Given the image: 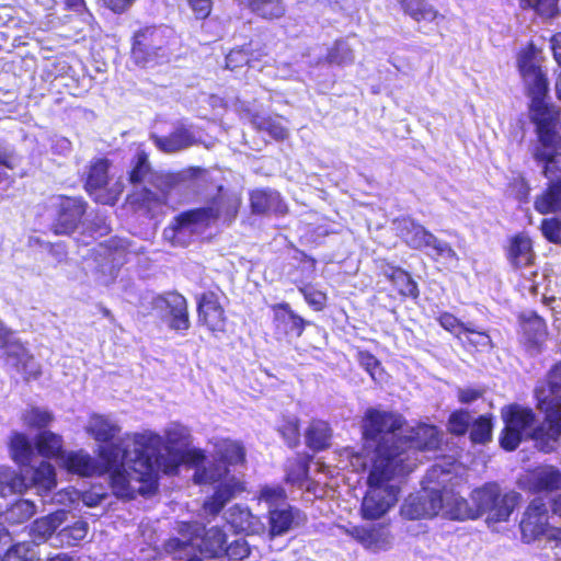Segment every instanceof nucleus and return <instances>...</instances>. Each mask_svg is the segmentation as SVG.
Returning a JSON list of instances; mask_svg holds the SVG:
<instances>
[{
  "instance_id": "obj_5",
  "label": "nucleus",
  "mask_w": 561,
  "mask_h": 561,
  "mask_svg": "<svg viewBox=\"0 0 561 561\" xmlns=\"http://www.w3.org/2000/svg\"><path fill=\"white\" fill-rule=\"evenodd\" d=\"M534 158L543 163V174L549 180L547 191L536 198L535 208L540 214L561 210V153L546 152L535 148ZM541 231L549 242H561V217L543 219Z\"/></svg>"
},
{
  "instance_id": "obj_46",
  "label": "nucleus",
  "mask_w": 561,
  "mask_h": 561,
  "mask_svg": "<svg viewBox=\"0 0 561 561\" xmlns=\"http://www.w3.org/2000/svg\"><path fill=\"white\" fill-rule=\"evenodd\" d=\"M9 450L11 458L20 465L30 462L33 456V446L24 433L14 432L10 436Z\"/></svg>"
},
{
  "instance_id": "obj_52",
  "label": "nucleus",
  "mask_w": 561,
  "mask_h": 561,
  "mask_svg": "<svg viewBox=\"0 0 561 561\" xmlns=\"http://www.w3.org/2000/svg\"><path fill=\"white\" fill-rule=\"evenodd\" d=\"M22 421L28 428L42 432V430L48 427L54 421V415L48 410L38 407H30L23 412Z\"/></svg>"
},
{
  "instance_id": "obj_54",
  "label": "nucleus",
  "mask_w": 561,
  "mask_h": 561,
  "mask_svg": "<svg viewBox=\"0 0 561 561\" xmlns=\"http://www.w3.org/2000/svg\"><path fill=\"white\" fill-rule=\"evenodd\" d=\"M298 291L302 295L307 305L313 311H323L328 305V294L323 290L316 289L310 284L301 282L297 285Z\"/></svg>"
},
{
  "instance_id": "obj_35",
  "label": "nucleus",
  "mask_w": 561,
  "mask_h": 561,
  "mask_svg": "<svg viewBox=\"0 0 561 561\" xmlns=\"http://www.w3.org/2000/svg\"><path fill=\"white\" fill-rule=\"evenodd\" d=\"M239 5L263 19H278L285 14V5L282 0H237Z\"/></svg>"
},
{
  "instance_id": "obj_1",
  "label": "nucleus",
  "mask_w": 561,
  "mask_h": 561,
  "mask_svg": "<svg viewBox=\"0 0 561 561\" xmlns=\"http://www.w3.org/2000/svg\"><path fill=\"white\" fill-rule=\"evenodd\" d=\"M407 421L402 414L377 408H368L360 419L362 450L375 453L398 463L400 471L410 474L416 467V451L439 449L442 436L436 425L419 423L407 435H398Z\"/></svg>"
},
{
  "instance_id": "obj_63",
  "label": "nucleus",
  "mask_w": 561,
  "mask_h": 561,
  "mask_svg": "<svg viewBox=\"0 0 561 561\" xmlns=\"http://www.w3.org/2000/svg\"><path fill=\"white\" fill-rule=\"evenodd\" d=\"M260 501L268 505L278 506L287 500V494L282 485H264L259 493Z\"/></svg>"
},
{
  "instance_id": "obj_11",
  "label": "nucleus",
  "mask_w": 561,
  "mask_h": 561,
  "mask_svg": "<svg viewBox=\"0 0 561 561\" xmlns=\"http://www.w3.org/2000/svg\"><path fill=\"white\" fill-rule=\"evenodd\" d=\"M111 162L98 158L90 162L84 180V188L94 202L103 205H114L124 191L121 176L110 173Z\"/></svg>"
},
{
  "instance_id": "obj_20",
  "label": "nucleus",
  "mask_w": 561,
  "mask_h": 561,
  "mask_svg": "<svg viewBox=\"0 0 561 561\" xmlns=\"http://www.w3.org/2000/svg\"><path fill=\"white\" fill-rule=\"evenodd\" d=\"M518 334L528 348L539 350L547 339V323L536 312H523L518 316Z\"/></svg>"
},
{
  "instance_id": "obj_31",
  "label": "nucleus",
  "mask_w": 561,
  "mask_h": 561,
  "mask_svg": "<svg viewBox=\"0 0 561 561\" xmlns=\"http://www.w3.org/2000/svg\"><path fill=\"white\" fill-rule=\"evenodd\" d=\"M37 453L47 459H58L64 456V440L59 434L50 431H42L35 437Z\"/></svg>"
},
{
  "instance_id": "obj_61",
  "label": "nucleus",
  "mask_w": 561,
  "mask_h": 561,
  "mask_svg": "<svg viewBox=\"0 0 561 561\" xmlns=\"http://www.w3.org/2000/svg\"><path fill=\"white\" fill-rule=\"evenodd\" d=\"M535 393L561 394V360L551 366L546 385L536 388Z\"/></svg>"
},
{
  "instance_id": "obj_37",
  "label": "nucleus",
  "mask_w": 561,
  "mask_h": 561,
  "mask_svg": "<svg viewBox=\"0 0 561 561\" xmlns=\"http://www.w3.org/2000/svg\"><path fill=\"white\" fill-rule=\"evenodd\" d=\"M87 432L94 440L101 444H107L115 442L114 438L118 435L121 428L106 417L98 415L91 420Z\"/></svg>"
},
{
  "instance_id": "obj_12",
  "label": "nucleus",
  "mask_w": 561,
  "mask_h": 561,
  "mask_svg": "<svg viewBox=\"0 0 561 561\" xmlns=\"http://www.w3.org/2000/svg\"><path fill=\"white\" fill-rule=\"evenodd\" d=\"M536 408L543 415L541 424L530 433L541 450L548 453L561 436V394L535 393Z\"/></svg>"
},
{
  "instance_id": "obj_26",
  "label": "nucleus",
  "mask_w": 561,
  "mask_h": 561,
  "mask_svg": "<svg viewBox=\"0 0 561 561\" xmlns=\"http://www.w3.org/2000/svg\"><path fill=\"white\" fill-rule=\"evenodd\" d=\"M60 461V466L69 473L82 478L98 476L96 460L82 449L65 453Z\"/></svg>"
},
{
  "instance_id": "obj_51",
  "label": "nucleus",
  "mask_w": 561,
  "mask_h": 561,
  "mask_svg": "<svg viewBox=\"0 0 561 561\" xmlns=\"http://www.w3.org/2000/svg\"><path fill=\"white\" fill-rule=\"evenodd\" d=\"M541 59L542 58L540 51L534 45H530L526 49L522 50L517 59L520 77L523 78L533 72L542 70Z\"/></svg>"
},
{
  "instance_id": "obj_38",
  "label": "nucleus",
  "mask_w": 561,
  "mask_h": 561,
  "mask_svg": "<svg viewBox=\"0 0 561 561\" xmlns=\"http://www.w3.org/2000/svg\"><path fill=\"white\" fill-rule=\"evenodd\" d=\"M227 548V535L219 527L206 530L202 538L201 552L208 558H217L225 554Z\"/></svg>"
},
{
  "instance_id": "obj_42",
  "label": "nucleus",
  "mask_w": 561,
  "mask_h": 561,
  "mask_svg": "<svg viewBox=\"0 0 561 561\" xmlns=\"http://www.w3.org/2000/svg\"><path fill=\"white\" fill-rule=\"evenodd\" d=\"M405 14L411 16L414 21H434L442 15L437 10L425 0H397Z\"/></svg>"
},
{
  "instance_id": "obj_7",
  "label": "nucleus",
  "mask_w": 561,
  "mask_h": 561,
  "mask_svg": "<svg viewBox=\"0 0 561 561\" xmlns=\"http://www.w3.org/2000/svg\"><path fill=\"white\" fill-rule=\"evenodd\" d=\"M518 500V493L504 492L496 482H486L473 489L470 494V501L477 506L478 518L485 516L489 524L507 522Z\"/></svg>"
},
{
  "instance_id": "obj_48",
  "label": "nucleus",
  "mask_w": 561,
  "mask_h": 561,
  "mask_svg": "<svg viewBox=\"0 0 561 561\" xmlns=\"http://www.w3.org/2000/svg\"><path fill=\"white\" fill-rule=\"evenodd\" d=\"M288 448L294 449L300 444V421L297 416L284 415L276 428Z\"/></svg>"
},
{
  "instance_id": "obj_25",
  "label": "nucleus",
  "mask_w": 561,
  "mask_h": 561,
  "mask_svg": "<svg viewBox=\"0 0 561 561\" xmlns=\"http://www.w3.org/2000/svg\"><path fill=\"white\" fill-rule=\"evenodd\" d=\"M333 431L330 423L321 419H312L305 431L306 446L313 453L329 449L332 445Z\"/></svg>"
},
{
  "instance_id": "obj_29",
  "label": "nucleus",
  "mask_w": 561,
  "mask_h": 561,
  "mask_svg": "<svg viewBox=\"0 0 561 561\" xmlns=\"http://www.w3.org/2000/svg\"><path fill=\"white\" fill-rule=\"evenodd\" d=\"M355 55L354 48L350 44L347 39H337L334 42L333 46L328 49V53L324 57H318L314 61L310 64L312 66H319L322 62H327L329 65H335L340 67L348 66L354 62Z\"/></svg>"
},
{
  "instance_id": "obj_41",
  "label": "nucleus",
  "mask_w": 561,
  "mask_h": 561,
  "mask_svg": "<svg viewBox=\"0 0 561 561\" xmlns=\"http://www.w3.org/2000/svg\"><path fill=\"white\" fill-rule=\"evenodd\" d=\"M312 458L313 457L311 455L300 454L289 460L286 467V482L302 485L309 478V468Z\"/></svg>"
},
{
  "instance_id": "obj_56",
  "label": "nucleus",
  "mask_w": 561,
  "mask_h": 561,
  "mask_svg": "<svg viewBox=\"0 0 561 561\" xmlns=\"http://www.w3.org/2000/svg\"><path fill=\"white\" fill-rule=\"evenodd\" d=\"M536 492H553L561 489V472L558 470H545L539 472L534 481Z\"/></svg>"
},
{
  "instance_id": "obj_10",
  "label": "nucleus",
  "mask_w": 561,
  "mask_h": 561,
  "mask_svg": "<svg viewBox=\"0 0 561 561\" xmlns=\"http://www.w3.org/2000/svg\"><path fill=\"white\" fill-rule=\"evenodd\" d=\"M172 30L163 25H149L135 32L131 59L140 67L168 60V44Z\"/></svg>"
},
{
  "instance_id": "obj_33",
  "label": "nucleus",
  "mask_w": 561,
  "mask_h": 561,
  "mask_svg": "<svg viewBox=\"0 0 561 561\" xmlns=\"http://www.w3.org/2000/svg\"><path fill=\"white\" fill-rule=\"evenodd\" d=\"M30 486H34L39 495H46L55 489L57 484L56 471L51 463L42 461L33 469Z\"/></svg>"
},
{
  "instance_id": "obj_21",
  "label": "nucleus",
  "mask_w": 561,
  "mask_h": 561,
  "mask_svg": "<svg viewBox=\"0 0 561 561\" xmlns=\"http://www.w3.org/2000/svg\"><path fill=\"white\" fill-rule=\"evenodd\" d=\"M0 350L3 351L4 359L20 373H26L28 365L34 360L25 345L14 339L13 332L7 328L0 329Z\"/></svg>"
},
{
  "instance_id": "obj_44",
  "label": "nucleus",
  "mask_w": 561,
  "mask_h": 561,
  "mask_svg": "<svg viewBox=\"0 0 561 561\" xmlns=\"http://www.w3.org/2000/svg\"><path fill=\"white\" fill-rule=\"evenodd\" d=\"M548 96L530 100V117L537 128L553 126L557 119V112L547 102Z\"/></svg>"
},
{
  "instance_id": "obj_22",
  "label": "nucleus",
  "mask_w": 561,
  "mask_h": 561,
  "mask_svg": "<svg viewBox=\"0 0 561 561\" xmlns=\"http://www.w3.org/2000/svg\"><path fill=\"white\" fill-rule=\"evenodd\" d=\"M128 454V446L122 438L100 446L98 449L100 461H96L98 477L112 472L117 467H124Z\"/></svg>"
},
{
  "instance_id": "obj_49",
  "label": "nucleus",
  "mask_w": 561,
  "mask_h": 561,
  "mask_svg": "<svg viewBox=\"0 0 561 561\" xmlns=\"http://www.w3.org/2000/svg\"><path fill=\"white\" fill-rule=\"evenodd\" d=\"M465 350L469 352H480L492 346L491 336L484 331H478L469 325L465 328L462 335L458 339Z\"/></svg>"
},
{
  "instance_id": "obj_23",
  "label": "nucleus",
  "mask_w": 561,
  "mask_h": 561,
  "mask_svg": "<svg viewBox=\"0 0 561 561\" xmlns=\"http://www.w3.org/2000/svg\"><path fill=\"white\" fill-rule=\"evenodd\" d=\"M444 493L443 512L444 515L453 520L477 519V506L458 493L451 490H440Z\"/></svg>"
},
{
  "instance_id": "obj_19",
  "label": "nucleus",
  "mask_w": 561,
  "mask_h": 561,
  "mask_svg": "<svg viewBox=\"0 0 561 561\" xmlns=\"http://www.w3.org/2000/svg\"><path fill=\"white\" fill-rule=\"evenodd\" d=\"M273 311L274 333L280 337H300L310 322L296 313L288 302H278L271 306Z\"/></svg>"
},
{
  "instance_id": "obj_60",
  "label": "nucleus",
  "mask_w": 561,
  "mask_h": 561,
  "mask_svg": "<svg viewBox=\"0 0 561 561\" xmlns=\"http://www.w3.org/2000/svg\"><path fill=\"white\" fill-rule=\"evenodd\" d=\"M520 7L534 9L543 18H554L559 14V0H519Z\"/></svg>"
},
{
  "instance_id": "obj_27",
  "label": "nucleus",
  "mask_w": 561,
  "mask_h": 561,
  "mask_svg": "<svg viewBox=\"0 0 561 561\" xmlns=\"http://www.w3.org/2000/svg\"><path fill=\"white\" fill-rule=\"evenodd\" d=\"M398 234L408 245H435L436 238L410 218L397 221Z\"/></svg>"
},
{
  "instance_id": "obj_43",
  "label": "nucleus",
  "mask_w": 561,
  "mask_h": 561,
  "mask_svg": "<svg viewBox=\"0 0 561 561\" xmlns=\"http://www.w3.org/2000/svg\"><path fill=\"white\" fill-rule=\"evenodd\" d=\"M293 259L295 260V263L293 264L289 274L296 277L294 279L296 285L301 284V282H306L307 279H310L314 276L317 266V261L314 257L307 255L299 249H296Z\"/></svg>"
},
{
  "instance_id": "obj_4",
  "label": "nucleus",
  "mask_w": 561,
  "mask_h": 561,
  "mask_svg": "<svg viewBox=\"0 0 561 561\" xmlns=\"http://www.w3.org/2000/svg\"><path fill=\"white\" fill-rule=\"evenodd\" d=\"M370 459V470L367 477L368 489L360 503V516L366 520H377L383 517L399 499V486L388 484L390 481L407 477L400 471L398 463L381 458L375 453L366 455Z\"/></svg>"
},
{
  "instance_id": "obj_2",
  "label": "nucleus",
  "mask_w": 561,
  "mask_h": 561,
  "mask_svg": "<svg viewBox=\"0 0 561 561\" xmlns=\"http://www.w3.org/2000/svg\"><path fill=\"white\" fill-rule=\"evenodd\" d=\"M214 190L216 193L209 198L207 206L178 215L164 229V237L176 243L195 242L193 237L199 236L210 222L217 219L225 222L233 220L241 203L240 197L221 185Z\"/></svg>"
},
{
  "instance_id": "obj_55",
  "label": "nucleus",
  "mask_w": 561,
  "mask_h": 561,
  "mask_svg": "<svg viewBox=\"0 0 561 561\" xmlns=\"http://www.w3.org/2000/svg\"><path fill=\"white\" fill-rule=\"evenodd\" d=\"M471 415L466 409H457L450 412L447 420V431L449 434L460 437L469 432Z\"/></svg>"
},
{
  "instance_id": "obj_9",
  "label": "nucleus",
  "mask_w": 561,
  "mask_h": 561,
  "mask_svg": "<svg viewBox=\"0 0 561 561\" xmlns=\"http://www.w3.org/2000/svg\"><path fill=\"white\" fill-rule=\"evenodd\" d=\"M376 290L383 293L391 300H417L420 288L412 275L399 265L386 259L375 260Z\"/></svg>"
},
{
  "instance_id": "obj_62",
  "label": "nucleus",
  "mask_w": 561,
  "mask_h": 561,
  "mask_svg": "<svg viewBox=\"0 0 561 561\" xmlns=\"http://www.w3.org/2000/svg\"><path fill=\"white\" fill-rule=\"evenodd\" d=\"M507 257L516 270L529 267L535 264L533 248H508Z\"/></svg>"
},
{
  "instance_id": "obj_36",
  "label": "nucleus",
  "mask_w": 561,
  "mask_h": 561,
  "mask_svg": "<svg viewBox=\"0 0 561 561\" xmlns=\"http://www.w3.org/2000/svg\"><path fill=\"white\" fill-rule=\"evenodd\" d=\"M295 511L291 506L286 508H274L268 512V531L271 537H277L286 534L290 530L295 515Z\"/></svg>"
},
{
  "instance_id": "obj_59",
  "label": "nucleus",
  "mask_w": 561,
  "mask_h": 561,
  "mask_svg": "<svg viewBox=\"0 0 561 561\" xmlns=\"http://www.w3.org/2000/svg\"><path fill=\"white\" fill-rule=\"evenodd\" d=\"M56 519L53 516L37 518L31 526V536L34 541L44 542L55 533Z\"/></svg>"
},
{
  "instance_id": "obj_30",
  "label": "nucleus",
  "mask_w": 561,
  "mask_h": 561,
  "mask_svg": "<svg viewBox=\"0 0 561 561\" xmlns=\"http://www.w3.org/2000/svg\"><path fill=\"white\" fill-rule=\"evenodd\" d=\"M228 523L236 533L252 535L256 533L260 520L248 507L234 504L228 511Z\"/></svg>"
},
{
  "instance_id": "obj_18",
  "label": "nucleus",
  "mask_w": 561,
  "mask_h": 561,
  "mask_svg": "<svg viewBox=\"0 0 561 561\" xmlns=\"http://www.w3.org/2000/svg\"><path fill=\"white\" fill-rule=\"evenodd\" d=\"M57 201L58 210L53 231L55 234H71L85 213L87 203L81 197L59 196Z\"/></svg>"
},
{
  "instance_id": "obj_13",
  "label": "nucleus",
  "mask_w": 561,
  "mask_h": 561,
  "mask_svg": "<svg viewBox=\"0 0 561 561\" xmlns=\"http://www.w3.org/2000/svg\"><path fill=\"white\" fill-rule=\"evenodd\" d=\"M504 427L500 434V446L506 451H514L523 439V434L536 421V413L529 407L511 403L501 409Z\"/></svg>"
},
{
  "instance_id": "obj_28",
  "label": "nucleus",
  "mask_w": 561,
  "mask_h": 561,
  "mask_svg": "<svg viewBox=\"0 0 561 561\" xmlns=\"http://www.w3.org/2000/svg\"><path fill=\"white\" fill-rule=\"evenodd\" d=\"M251 208L254 214L276 213L286 210L280 195L275 191L257 190L250 195Z\"/></svg>"
},
{
  "instance_id": "obj_39",
  "label": "nucleus",
  "mask_w": 561,
  "mask_h": 561,
  "mask_svg": "<svg viewBox=\"0 0 561 561\" xmlns=\"http://www.w3.org/2000/svg\"><path fill=\"white\" fill-rule=\"evenodd\" d=\"M279 116H266L262 114H253L251 116V125L260 131H266L275 140H284L288 136V129L282 123Z\"/></svg>"
},
{
  "instance_id": "obj_16",
  "label": "nucleus",
  "mask_w": 561,
  "mask_h": 561,
  "mask_svg": "<svg viewBox=\"0 0 561 561\" xmlns=\"http://www.w3.org/2000/svg\"><path fill=\"white\" fill-rule=\"evenodd\" d=\"M549 510L541 499L531 500L522 513L518 524L524 543H533L541 539L550 529Z\"/></svg>"
},
{
  "instance_id": "obj_58",
  "label": "nucleus",
  "mask_w": 561,
  "mask_h": 561,
  "mask_svg": "<svg viewBox=\"0 0 561 561\" xmlns=\"http://www.w3.org/2000/svg\"><path fill=\"white\" fill-rule=\"evenodd\" d=\"M34 547L28 541L12 545L3 554L1 561H37Z\"/></svg>"
},
{
  "instance_id": "obj_53",
  "label": "nucleus",
  "mask_w": 561,
  "mask_h": 561,
  "mask_svg": "<svg viewBox=\"0 0 561 561\" xmlns=\"http://www.w3.org/2000/svg\"><path fill=\"white\" fill-rule=\"evenodd\" d=\"M89 526L85 520H76L64 527L58 533V539L62 546H77L88 535Z\"/></svg>"
},
{
  "instance_id": "obj_64",
  "label": "nucleus",
  "mask_w": 561,
  "mask_h": 561,
  "mask_svg": "<svg viewBox=\"0 0 561 561\" xmlns=\"http://www.w3.org/2000/svg\"><path fill=\"white\" fill-rule=\"evenodd\" d=\"M439 325L451 333L455 337L460 339L467 324L462 323L455 314L448 311L440 312L437 317Z\"/></svg>"
},
{
  "instance_id": "obj_34",
  "label": "nucleus",
  "mask_w": 561,
  "mask_h": 561,
  "mask_svg": "<svg viewBox=\"0 0 561 561\" xmlns=\"http://www.w3.org/2000/svg\"><path fill=\"white\" fill-rule=\"evenodd\" d=\"M495 416L485 413L477 416L469 426V439L473 445H485L492 440Z\"/></svg>"
},
{
  "instance_id": "obj_15",
  "label": "nucleus",
  "mask_w": 561,
  "mask_h": 561,
  "mask_svg": "<svg viewBox=\"0 0 561 561\" xmlns=\"http://www.w3.org/2000/svg\"><path fill=\"white\" fill-rule=\"evenodd\" d=\"M152 306L161 312V319L170 330L185 333L191 328L188 302L182 294L173 290L157 295Z\"/></svg>"
},
{
  "instance_id": "obj_32",
  "label": "nucleus",
  "mask_w": 561,
  "mask_h": 561,
  "mask_svg": "<svg viewBox=\"0 0 561 561\" xmlns=\"http://www.w3.org/2000/svg\"><path fill=\"white\" fill-rule=\"evenodd\" d=\"M347 534L367 549L378 548L386 543L385 528L381 525L354 526Z\"/></svg>"
},
{
  "instance_id": "obj_14",
  "label": "nucleus",
  "mask_w": 561,
  "mask_h": 561,
  "mask_svg": "<svg viewBox=\"0 0 561 561\" xmlns=\"http://www.w3.org/2000/svg\"><path fill=\"white\" fill-rule=\"evenodd\" d=\"M225 293L219 286L207 289L196 297V312L198 324L204 327L211 335L218 336L227 331L228 317L221 302Z\"/></svg>"
},
{
  "instance_id": "obj_17",
  "label": "nucleus",
  "mask_w": 561,
  "mask_h": 561,
  "mask_svg": "<svg viewBox=\"0 0 561 561\" xmlns=\"http://www.w3.org/2000/svg\"><path fill=\"white\" fill-rule=\"evenodd\" d=\"M444 493L440 490H425L410 494L401 505V514L408 519L433 518L443 510Z\"/></svg>"
},
{
  "instance_id": "obj_57",
  "label": "nucleus",
  "mask_w": 561,
  "mask_h": 561,
  "mask_svg": "<svg viewBox=\"0 0 561 561\" xmlns=\"http://www.w3.org/2000/svg\"><path fill=\"white\" fill-rule=\"evenodd\" d=\"M154 468H159L167 476H176L179 473V469L183 463V451L182 450H171L168 456H158L156 460H153ZM158 471V469H156Z\"/></svg>"
},
{
  "instance_id": "obj_3",
  "label": "nucleus",
  "mask_w": 561,
  "mask_h": 561,
  "mask_svg": "<svg viewBox=\"0 0 561 561\" xmlns=\"http://www.w3.org/2000/svg\"><path fill=\"white\" fill-rule=\"evenodd\" d=\"M135 458L125 467H117L110 473V485L116 497L134 500L138 494L150 496L158 492L159 474L148 453L149 444L142 435L135 436Z\"/></svg>"
},
{
  "instance_id": "obj_40",
  "label": "nucleus",
  "mask_w": 561,
  "mask_h": 561,
  "mask_svg": "<svg viewBox=\"0 0 561 561\" xmlns=\"http://www.w3.org/2000/svg\"><path fill=\"white\" fill-rule=\"evenodd\" d=\"M236 489L233 484L220 483L216 486L214 493L204 502L203 510L211 516H217L226 504L234 496Z\"/></svg>"
},
{
  "instance_id": "obj_8",
  "label": "nucleus",
  "mask_w": 561,
  "mask_h": 561,
  "mask_svg": "<svg viewBox=\"0 0 561 561\" xmlns=\"http://www.w3.org/2000/svg\"><path fill=\"white\" fill-rule=\"evenodd\" d=\"M247 463V450L242 442L222 438L215 445L214 462L195 470L193 481L202 485L221 481L230 473L231 467Z\"/></svg>"
},
{
  "instance_id": "obj_6",
  "label": "nucleus",
  "mask_w": 561,
  "mask_h": 561,
  "mask_svg": "<svg viewBox=\"0 0 561 561\" xmlns=\"http://www.w3.org/2000/svg\"><path fill=\"white\" fill-rule=\"evenodd\" d=\"M180 176L154 174L148 154L139 150L129 173V182L135 186H141L140 192L134 195L135 202L149 208L152 205L167 203L168 193L176 185Z\"/></svg>"
},
{
  "instance_id": "obj_47",
  "label": "nucleus",
  "mask_w": 561,
  "mask_h": 561,
  "mask_svg": "<svg viewBox=\"0 0 561 561\" xmlns=\"http://www.w3.org/2000/svg\"><path fill=\"white\" fill-rule=\"evenodd\" d=\"M36 513L33 501L19 499L13 502L5 512V520L10 525H20L30 520Z\"/></svg>"
},
{
  "instance_id": "obj_45",
  "label": "nucleus",
  "mask_w": 561,
  "mask_h": 561,
  "mask_svg": "<svg viewBox=\"0 0 561 561\" xmlns=\"http://www.w3.org/2000/svg\"><path fill=\"white\" fill-rule=\"evenodd\" d=\"M26 478L10 469L0 470V496L5 497L12 494H23L27 491Z\"/></svg>"
},
{
  "instance_id": "obj_24",
  "label": "nucleus",
  "mask_w": 561,
  "mask_h": 561,
  "mask_svg": "<svg viewBox=\"0 0 561 561\" xmlns=\"http://www.w3.org/2000/svg\"><path fill=\"white\" fill-rule=\"evenodd\" d=\"M156 147L164 153H174L195 144V136L183 124L175 127L169 136L150 135Z\"/></svg>"
},
{
  "instance_id": "obj_50",
  "label": "nucleus",
  "mask_w": 561,
  "mask_h": 561,
  "mask_svg": "<svg viewBox=\"0 0 561 561\" xmlns=\"http://www.w3.org/2000/svg\"><path fill=\"white\" fill-rule=\"evenodd\" d=\"M527 95L533 99L548 96L549 81L543 70L533 72L522 78Z\"/></svg>"
}]
</instances>
